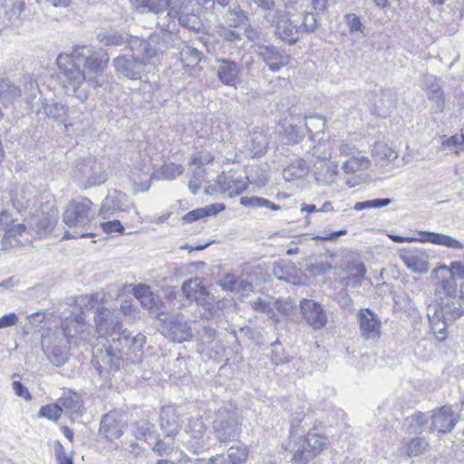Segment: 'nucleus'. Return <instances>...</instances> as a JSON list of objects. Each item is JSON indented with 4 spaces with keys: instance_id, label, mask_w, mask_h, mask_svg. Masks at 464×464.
Segmentation results:
<instances>
[{
    "instance_id": "0eeeda50",
    "label": "nucleus",
    "mask_w": 464,
    "mask_h": 464,
    "mask_svg": "<svg viewBox=\"0 0 464 464\" xmlns=\"http://www.w3.org/2000/svg\"><path fill=\"white\" fill-rule=\"evenodd\" d=\"M242 414L231 402H225L216 411L212 423L215 439L220 443H229L238 440L241 433Z\"/></svg>"
},
{
    "instance_id": "3c124183",
    "label": "nucleus",
    "mask_w": 464,
    "mask_h": 464,
    "mask_svg": "<svg viewBox=\"0 0 464 464\" xmlns=\"http://www.w3.org/2000/svg\"><path fill=\"white\" fill-rule=\"evenodd\" d=\"M429 442L425 438L416 437L410 440L406 447V453L409 457H417L425 452Z\"/></svg>"
},
{
    "instance_id": "6e6d98bb",
    "label": "nucleus",
    "mask_w": 464,
    "mask_h": 464,
    "mask_svg": "<svg viewBox=\"0 0 464 464\" xmlns=\"http://www.w3.org/2000/svg\"><path fill=\"white\" fill-rule=\"evenodd\" d=\"M183 172V167L181 165H176L174 163L166 164L161 168L160 175L165 179H174Z\"/></svg>"
},
{
    "instance_id": "473e14b6",
    "label": "nucleus",
    "mask_w": 464,
    "mask_h": 464,
    "mask_svg": "<svg viewBox=\"0 0 464 464\" xmlns=\"http://www.w3.org/2000/svg\"><path fill=\"white\" fill-rule=\"evenodd\" d=\"M225 208L223 204H211L205 208H196L185 214L182 220L187 223H191L198 219H202L206 217L214 216L217 213L222 211Z\"/></svg>"
},
{
    "instance_id": "f3484780",
    "label": "nucleus",
    "mask_w": 464,
    "mask_h": 464,
    "mask_svg": "<svg viewBox=\"0 0 464 464\" xmlns=\"http://www.w3.org/2000/svg\"><path fill=\"white\" fill-rule=\"evenodd\" d=\"M420 238L416 239L414 237H401L397 235H389L388 237L395 243H403V242H413L420 240L421 242H429L435 245L444 246L449 248L453 249H463L464 245L459 242V240L442 234V233H436V232H428V231H420L419 232Z\"/></svg>"
},
{
    "instance_id": "6ab92c4d",
    "label": "nucleus",
    "mask_w": 464,
    "mask_h": 464,
    "mask_svg": "<svg viewBox=\"0 0 464 464\" xmlns=\"http://www.w3.org/2000/svg\"><path fill=\"white\" fill-rule=\"evenodd\" d=\"M459 421V416L455 414L450 406H442L433 411L430 416V424L429 431L448 433L455 427Z\"/></svg>"
},
{
    "instance_id": "37998d69",
    "label": "nucleus",
    "mask_w": 464,
    "mask_h": 464,
    "mask_svg": "<svg viewBox=\"0 0 464 464\" xmlns=\"http://www.w3.org/2000/svg\"><path fill=\"white\" fill-rule=\"evenodd\" d=\"M178 20L182 27L189 31L199 33L204 29V24L196 11L183 14Z\"/></svg>"
},
{
    "instance_id": "6e6552de",
    "label": "nucleus",
    "mask_w": 464,
    "mask_h": 464,
    "mask_svg": "<svg viewBox=\"0 0 464 464\" xmlns=\"http://www.w3.org/2000/svg\"><path fill=\"white\" fill-rule=\"evenodd\" d=\"M0 229L5 231V237L1 240L4 250H9L18 246H25L32 243L31 230L24 224H14L5 211L0 213Z\"/></svg>"
},
{
    "instance_id": "0e129e2a",
    "label": "nucleus",
    "mask_w": 464,
    "mask_h": 464,
    "mask_svg": "<svg viewBox=\"0 0 464 464\" xmlns=\"http://www.w3.org/2000/svg\"><path fill=\"white\" fill-rule=\"evenodd\" d=\"M380 154L386 159L388 162H391L397 159V152L385 145H378L373 150V155Z\"/></svg>"
},
{
    "instance_id": "49530a36",
    "label": "nucleus",
    "mask_w": 464,
    "mask_h": 464,
    "mask_svg": "<svg viewBox=\"0 0 464 464\" xmlns=\"http://www.w3.org/2000/svg\"><path fill=\"white\" fill-rule=\"evenodd\" d=\"M187 431H198V435H194V440H197L195 445L197 448L203 449L208 447V443L204 440L206 426L201 419L190 421Z\"/></svg>"
},
{
    "instance_id": "4468645a",
    "label": "nucleus",
    "mask_w": 464,
    "mask_h": 464,
    "mask_svg": "<svg viewBox=\"0 0 464 464\" xmlns=\"http://www.w3.org/2000/svg\"><path fill=\"white\" fill-rule=\"evenodd\" d=\"M361 336L366 341L377 342L382 335V321L370 308H362L356 314Z\"/></svg>"
},
{
    "instance_id": "4c0bfd02",
    "label": "nucleus",
    "mask_w": 464,
    "mask_h": 464,
    "mask_svg": "<svg viewBox=\"0 0 464 464\" xmlns=\"http://www.w3.org/2000/svg\"><path fill=\"white\" fill-rule=\"evenodd\" d=\"M133 432L137 439H143L149 444H151L157 437L155 435V425L145 420L135 422Z\"/></svg>"
},
{
    "instance_id": "ea45409f",
    "label": "nucleus",
    "mask_w": 464,
    "mask_h": 464,
    "mask_svg": "<svg viewBox=\"0 0 464 464\" xmlns=\"http://www.w3.org/2000/svg\"><path fill=\"white\" fill-rule=\"evenodd\" d=\"M457 294V283L453 277L441 279L435 288V295L440 298H455Z\"/></svg>"
},
{
    "instance_id": "e2e57ef3",
    "label": "nucleus",
    "mask_w": 464,
    "mask_h": 464,
    "mask_svg": "<svg viewBox=\"0 0 464 464\" xmlns=\"http://www.w3.org/2000/svg\"><path fill=\"white\" fill-rule=\"evenodd\" d=\"M347 233V230L346 229H340V230H337V231H333V232H330V233H323V235H317V236H314L312 237L313 240H320L322 242H327V241H330V242H334L335 240H337V238L341 236H343Z\"/></svg>"
},
{
    "instance_id": "9b49d317",
    "label": "nucleus",
    "mask_w": 464,
    "mask_h": 464,
    "mask_svg": "<svg viewBox=\"0 0 464 464\" xmlns=\"http://www.w3.org/2000/svg\"><path fill=\"white\" fill-rule=\"evenodd\" d=\"M328 444V439L317 433H308L301 440L300 446L295 450L292 460L296 464H304L320 453Z\"/></svg>"
},
{
    "instance_id": "9d476101",
    "label": "nucleus",
    "mask_w": 464,
    "mask_h": 464,
    "mask_svg": "<svg viewBox=\"0 0 464 464\" xmlns=\"http://www.w3.org/2000/svg\"><path fill=\"white\" fill-rule=\"evenodd\" d=\"M143 6L150 11L160 14L168 11V14L178 19L183 14H188L199 9L196 0H177L172 5L171 0H140Z\"/></svg>"
},
{
    "instance_id": "393cba45",
    "label": "nucleus",
    "mask_w": 464,
    "mask_h": 464,
    "mask_svg": "<svg viewBox=\"0 0 464 464\" xmlns=\"http://www.w3.org/2000/svg\"><path fill=\"white\" fill-rule=\"evenodd\" d=\"M124 425L120 420V415L116 411H110L105 414L101 421L100 433L104 435L107 440H112L120 438L123 434Z\"/></svg>"
},
{
    "instance_id": "5fc2aeb1",
    "label": "nucleus",
    "mask_w": 464,
    "mask_h": 464,
    "mask_svg": "<svg viewBox=\"0 0 464 464\" xmlns=\"http://www.w3.org/2000/svg\"><path fill=\"white\" fill-rule=\"evenodd\" d=\"M62 408L59 405V401L56 403L48 404L41 407L39 416L52 420H57L62 414Z\"/></svg>"
},
{
    "instance_id": "338daca9",
    "label": "nucleus",
    "mask_w": 464,
    "mask_h": 464,
    "mask_svg": "<svg viewBox=\"0 0 464 464\" xmlns=\"http://www.w3.org/2000/svg\"><path fill=\"white\" fill-rule=\"evenodd\" d=\"M220 286L224 290L236 291L237 288V280L231 274H227L219 282Z\"/></svg>"
},
{
    "instance_id": "a878e982",
    "label": "nucleus",
    "mask_w": 464,
    "mask_h": 464,
    "mask_svg": "<svg viewBox=\"0 0 464 464\" xmlns=\"http://www.w3.org/2000/svg\"><path fill=\"white\" fill-rule=\"evenodd\" d=\"M218 184L221 191L227 197L238 195L246 189V182L232 173H222L218 177Z\"/></svg>"
},
{
    "instance_id": "58836bf2",
    "label": "nucleus",
    "mask_w": 464,
    "mask_h": 464,
    "mask_svg": "<svg viewBox=\"0 0 464 464\" xmlns=\"http://www.w3.org/2000/svg\"><path fill=\"white\" fill-rule=\"evenodd\" d=\"M240 204L246 208H267L273 211H276L281 209L279 205L275 204L274 202L261 197H242L240 198Z\"/></svg>"
},
{
    "instance_id": "864d4df0",
    "label": "nucleus",
    "mask_w": 464,
    "mask_h": 464,
    "mask_svg": "<svg viewBox=\"0 0 464 464\" xmlns=\"http://www.w3.org/2000/svg\"><path fill=\"white\" fill-rule=\"evenodd\" d=\"M393 199L392 198H374L365 201L356 202L353 209L360 211L363 209L381 208L389 206Z\"/></svg>"
},
{
    "instance_id": "5701e85b",
    "label": "nucleus",
    "mask_w": 464,
    "mask_h": 464,
    "mask_svg": "<svg viewBox=\"0 0 464 464\" xmlns=\"http://www.w3.org/2000/svg\"><path fill=\"white\" fill-rule=\"evenodd\" d=\"M82 188L86 189L93 186H100L108 179V173L103 166L92 160H88L82 169Z\"/></svg>"
},
{
    "instance_id": "7ed1b4c3",
    "label": "nucleus",
    "mask_w": 464,
    "mask_h": 464,
    "mask_svg": "<svg viewBox=\"0 0 464 464\" xmlns=\"http://www.w3.org/2000/svg\"><path fill=\"white\" fill-rule=\"evenodd\" d=\"M265 19L275 27V35L289 45L298 42L304 34L314 33L318 24L314 13L297 11L286 3L284 9L267 13Z\"/></svg>"
},
{
    "instance_id": "1a4fd4ad",
    "label": "nucleus",
    "mask_w": 464,
    "mask_h": 464,
    "mask_svg": "<svg viewBox=\"0 0 464 464\" xmlns=\"http://www.w3.org/2000/svg\"><path fill=\"white\" fill-rule=\"evenodd\" d=\"M160 333L175 343L188 342L193 336L190 321L181 313L164 318L161 322Z\"/></svg>"
},
{
    "instance_id": "69168bd1",
    "label": "nucleus",
    "mask_w": 464,
    "mask_h": 464,
    "mask_svg": "<svg viewBox=\"0 0 464 464\" xmlns=\"http://www.w3.org/2000/svg\"><path fill=\"white\" fill-rule=\"evenodd\" d=\"M245 36L251 42L259 43L263 38L262 29L247 25L245 28Z\"/></svg>"
},
{
    "instance_id": "052dcab7",
    "label": "nucleus",
    "mask_w": 464,
    "mask_h": 464,
    "mask_svg": "<svg viewBox=\"0 0 464 464\" xmlns=\"http://www.w3.org/2000/svg\"><path fill=\"white\" fill-rule=\"evenodd\" d=\"M213 160L211 153L206 150H199L193 154L190 158V163L193 165L202 166Z\"/></svg>"
},
{
    "instance_id": "4d7b16f0",
    "label": "nucleus",
    "mask_w": 464,
    "mask_h": 464,
    "mask_svg": "<svg viewBox=\"0 0 464 464\" xmlns=\"http://www.w3.org/2000/svg\"><path fill=\"white\" fill-rule=\"evenodd\" d=\"M275 308L285 316H290L294 314L295 304L291 298L278 299L275 303Z\"/></svg>"
},
{
    "instance_id": "2f4dec72",
    "label": "nucleus",
    "mask_w": 464,
    "mask_h": 464,
    "mask_svg": "<svg viewBox=\"0 0 464 464\" xmlns=\"http://www.w3.org/2000/svg\"><path fill=\"white\" fill-rule=\"evenodd\" d=\"M22 96V90L7 79L0 80V102L4 106L12 104Z\"/></svg>"
},
{
    "instance_id": "c03bdc74",
    "label": "nucleus",
    "mask_w": 464,
    "mask_h": 464,
    "mask_svg": "<svg viewBox=\"0 0 464 464\" xmlns=\"http://www.w3.org/2000/svg\"><path fill=\"white\" fill-rule=\"evenodd\" d=\"M305 121L304 126L307 132L310 134V139L314 140V138L324 132L325 121L324 118L320 116H304L302 118Z\"/></svg>"
},
{
    "instance_id": "dca6fc26",
    "label": "nucleus",
    "mask_w": 464,
    "mask_h": 464,
    "mask_svg": "<svg viewBox=\"0 0 464 464\" xmlns=\"http://www.w3.org/2000/svg\"><path fill=\"white\" fill-rule=\"evenodd\" d=\"M132 208H134V205L129 200L126 194L113 189L103 199L99 215L102 218L107 219L115 213L127 212Z\"/></svg>"
},
{
    "instance_id": "bb28decb",
    "label": "nucleus",
    "mask_w": 464,
    "mask_h": 464,
    "mask_svg": "<svg viewBox=\"0 0 464 464\" xmlns=\"http://www.w3.org/2000/svg\"><path fill=\"white\" fill-rule=\"evenodd\" d=\"M62 411L66 415L72 417L73 415L82 416L84 411L83 402L81 396L72 392L66 391L58 399Z\"/></svg>"
},
{
    "instance_id": "7c9ffc66",
    "label": "nucleus",
    "mask_w": 464,
    "mask_h": 464,
    "mask_svg": "<svg viewBox=\"0 0 464 464\" xmlns=\"http://www.w3.org/2000/svg\"><path fill=\"white\" fill-rule=\"evenodd\" d=\"M428 317L430 329L437 336L438 340L443 341L446 338V332L449 320L442 319L441 314L437 309V305L429 307Z\"/></svg>"
},
{
    "instance_id": "680f3d73",
    "label": "nucleus",
    "mask_w": 464,
    "mask_h": 464,
    "mask_svg": "<svg viewBox=\"0 0 464 464\" xmlns=\"http://www.w3.org/2000/svg\"><path fill=\"white\" fill-rule=\"evenodd\" d=\"M101 227L103 232L107 234H111L113 232H119L121 234L123 233L124 227L121 225V221L118 219L109 220L101 223Z\"/></svg>"
},
{
    "instance_id": "c85d7f7f",
    "label": "nucleus",
    "mask_w": 464,
    "mask_h": 464,
    "mask_svg": "<svg viewBox=\"0 0 464 464\" xmlns=\"http://www.w3.org/2000/svg\"><path fill=\"white\" fill-rule=\"evenodd\" d=\"M160 427L167 437H174L180 429V423L176 410L172 407H164L160 413Z\"/></svg>"
},
{
    "instance_id": "a211bd4d",
    "label": "nucleus",
    "mask_w": 464,
    "mask_h": 464,
    "mask_svg": "<svg viewBox=\"0 0 464 464\" xmlns=\"http://www.w3.org/2000/svg\"><path fill=\"white\" fill-rule=\"evenodd\" d=\"M9 200L12 207L22 213L34 202L37 191L32 184H16L9 190Z\"/></svg>"
},
{
    "instance_id": "f03ea898",
    "label": "nucleus",
    "mask_w": 464,
    "mask_h": 464,
    "mask_svg": "<svg viewBox=\"0 0 464 464\" xmlns=\"http://www.w3.org/2000/svg\"><path fill=\"white\" fill-rule=\"evenodd\" d=\"M106 339L107 346L99 350L92 361L100 375L117 372L124 362L138 363L141 361V350L146 343L142 334L131 337L127 329L121 328Z\"/></svg>"
},
{
    "instance_id": "de8ad7c7",
    "label": "nucleus",
    "mask_w": 464,
    "mask_h": 464,
    "mask_svg": "<svg viewBox=\"0 0 464 464\" xmlns=\"http://www.w3.org/2000/svg\"><path fill=\"white\" fill-rule=\"evenodd\" d=\"M343 22L347 25L350 33L354 35H364L366 27L362 23L361 18L353 13L346 14Z\"/></svg>"
},
{
    "instance_id": "39448f33",
    "label": "nucleus",
    "mask_w": 464,
    "mask_h": 464,
    "mask_svg": "<svg viewBox=\"0 0 464 464\" xmlns=\"http://www.w3.org/2000/svg\"><path fill=\"white\" fill-rule=\"evenodd\" d=\"M130 49L132 54L130 56L121 55L115 58L113 60V66L125 78L130 80L141 79L148 65L145 60L154 57L157 53L156 49L149 41L140 38L130 39Z\"/></svg>"
},
{
    "instance_id": "4be33fe9",
    "label": "nucleus",
    "mask_w": 464,
    "mask_h": 464,
    "mask_svg": "<svg viewBox=\"0 0 464 464\" xmlns=\"http://www.w3.org/2000/svg\"><path fill=\"white\" fill-rule=\"evenodd\" d=\"M400 257L404 265L412 272L426 274L429 271V254L421 249H403Z\"/></svg>"
},
{
    "instance_id": "c9c22d12",
    "label": "nucleus",
    "mask_w": 464,
    "mask_h": 464,
    "mask_svg": "<svg viewBox=\"0 0 464 464\" xmlns=\"http://www.w3.org/2000/svg\"><path fill=\"white\" fill-rule=\"evenodd\" d=\"M24 0H6L5 4V15L8 21L13 25H19L21 24V14L24 9Z\"/></svg>"
},
{
    "instance_id": "aec40b11",
    "label": "nucleus",
    "mask_w": 464,
    "mask_h": 464,
    "mask_svg": "<svg viewBox=\"0 0 464 464\" xmlns=\"http://www.w3.org/2000/svg\"><path fill=\"white\" fill-rule=\"evenodd\" d=\"M257 56L272 72H278L289 63L290 57L285 51L275 45L260 44L257 46Z\"/></svg>"
},
{
    "instance_id": "ddd939ff",
    "label": "nucleus",
    "mask_w": 464,
    "mask_h": 464,
    "mask_svg": "<svg viewBox=\"0 0 464 464\" xmlns=\"http://www.w3.org/2000/svg\"><path fill=\"white\" fill-rule=\"evenodd\" d=\"M181 291L188 300L196 302L205 310H210L213 306V295L208 293L207 287L203 285V279L199 277L184 281Z\"/></svg>"
},
{
    "instance_id": "a18cd8bd",
    "label": "nucleus",
    "mask_w": 464,
    "mask_h": 464,
    "mask_svg": "<svg viewBox=\"0 0 464 464\" xmlns=\"http://www.w3.org/2000/svg\"><path fill=\"white\" fill-rule=\"evenodd\" d=\"M371 161L367 157H352L343 164V169L346 173H354L356 171L369 169Z\"/></svg>"
},
{
    "instance_id": "c756f323",
    "label": "nucleus",
    "mask_w": 464,
    "mask_h": 464,
    "mask_svg": "<svg viewBox=\"0 0 464 464\" xmlns=\"http://www.w3.org/2000/svg\"><path fill=\"white\" fill-rule=\"evenodd\" d=\"M23 94L24 95L25 102L31 108V111H33L34 103H37V102H41L43 100L38 82L31 75L24 77L22 95Z\"/></svg>"
},
{
    "instance_id": "8fccbe9b",
    "label": "nucleus",
    "mask_w": 464,
    "mask_h": 464,
    "mask_svg": "<svg viewBox=\"0 0 464 464\" xmlns=\"http://www.w3.org/2000/svg\"><path fill=\"white\" fill-rule=\"evenodd\" d=\"M354 274H351L343 278L345 285L357 287L362 285L364 275L366 274L365 266L362 263H356L353 265Z\"/></svg>"
},
{
    "instance_id": "72a5a7b5",
    "label": "nucleus",
    "mask_w": 464,
    "mask_h": 464,
    "mask_svg": "<svg viewBox=\"0 0 464 464\" xmlns=\"http://www.w3.org/2000/svg\"><path fill=\"white\" fill-rule=\"evenodd\" d=\"M282 130L280 131L281 141L286 145L296 144L301 141L304 133L301 126H297L294 123L288 125H283Z\"/></svg>"
},
{
    "instance_id": "423d86ee",
    "label": "nucleus",
    "mask_w": 464,
    "mask_h": 464,
    "mask_svg": "<svg viewBox=\"0 0 464 464\" xmlns=\"http://www.w3.org/2000/svg\"><path fill=\"white\" fill-rule=\"evenodd\" d=\"M42 350L53 365H63L71 356L70 331L67 326L47 328L41 335Z\"/></svg>"
},
{
    "instance_id": "b1692460",
    "label": "nucleus",
    "mask_w": 464,
    "mask_h": 464,
    "mask_svg": "<svg viewBox=\"0 0 464 464\" xmlns=\"http://www.w3.org/2000/svg\"><path fill=\"white\" fill-rule=\"evenodd\" d=\"M32 111L36 114L43 112L48 118L61 122L65 121L67 114V109L63 103L54 100L47 101L44 98L41 102L34 103Z\"/></svg>"
},
{
    "instance_id": "412c9836",
    "label": "nucleus",
    "mask_w": 464,
    "mask_h": 464,
    "mask_svg": "<svg viewBox=\"0 0 464 464\" xmlns=\"http://www.w3.org/2000/svg\"><path fill=\"white\" fill-rule=\"evenodd\" d=\"M215 67L218 80L225 85L236 86L239 82L241 66L235 61L226 58H218L215 60Z\"/></svg>"
},
{
    "instance_id": "cd10ccee",
    "label": "nucleus",
    "mask_w": 464,
    "mask_h": 464,
    "mask_svg": "<svg viewBox=\"0 0 464 464\" xmlns=\"http://www.w3.org/2000/svg\"><path fill=\"white\" fill-rule=\"evenodd\" d=\"M247 450L245 447H230L227 452L209 459V464H242L246 460Z\"/></svg>"
},
{
    "instance_id": "603ef678",
    "label": "nucleus",
    "mask_w": 464,
    "mask_h": 464,
    "mask_svg": "<svg viewBox=\"0 0 464 464\" xmlns=\"http://www.w3.org/2000/svg\"><path fill=\"white\" fill-rule=\"evenodd\" d=\"M98 37H99L100 42L102 44L107 45V46H109V45L119 46V45L123 44L124 43H128V44L130 45V39L135 38L134 36L129 37L127 34L123 35V34H117V33L107 34H103V35L99 34Z\"/></svg>"
},
{
    "instance_id": "13d9d810",
    "label": "nucleus",
    "mask_w": 464,
    "mask_h": 464,
    "mask_svg": "<svg viewBox=\"0 0 464 464\" xmlns=\"http://www.w3.org/2000/svg\"><path fill=\"white\" fill-rule=\"evenodd\" d=\"M151 444H154L152 447L153 452L161 457L169 456L173 450L172 443L165 442L161 440H159L157 437Z\"/></svg>"
},
{
    "instance_id": "f704fd0d",
    "label": "nucleus",
    "mask_w": 464,
    "mask_h": 464,
    "mask_svg": "<svg viewBox=\"0 0 464 464\" xmlns=\"http://www.w3.org/2000/svg\"><path fill=\"white\" fill-rule=\"evenodd\" d=\"M223 24L221 25L228 27H238L244 24L247 20L246 13L238 5L229 7L223 15Z\"/></svg>"
},
{
    "instance_id": "a19ab883",
    "label": "nucleus",
    "mask_w": 464,
    "mask_h": 464,
    "mask_svg": "<svg viewBox=\"0 0 464 464\" xmlns=\"http://www.w3.org/2000/svg\"><path fill=\"white\" fill-rule=\"evenodd\" d=\"M439 312L441 314L442 319L453 322L463 314L464 309L459 300H453L441 306Z\"/></svg>"
},
{
    "instance_id": "774afa93",
    "label": "nucleus",
    "mask_w": 464,
    "mask_h": 464,
    "mask_svg": "<svg viewBox=\"0 0 464 464\" xmlns=\"http://www.w3.org/2000/svg\"><path fill=\"white\" fill-rule=\"evenodd\" d=\"M450 277L464 279V264L461 262H452L450 268Z\"/></svg>"
},
{
    "instance_id": "2eb2a0df",
    "label": "nucleus",
    "mask_w": 464,
    "mask_h": 464,
    "mask_svg": "<svg viewBox=\"0 0 464 464\" xmlns=\"http://www.w3.org/2000/svg\"><path fill=\"white\" fill-rule=\"evenodd\" d=\"M299 307L303 318L314 330H321L326 325L327 314L320 303L303 298L299 303Z\"/></svg>"
},
{
    "instance_id": "09e8293b",
    "label": "nucleus",
    "mask_w": 464,
    "mask_h": 464,
    "mask_svg": "<svg viewBox=\"0 0 464 464\" xmlns=\"http://www.w3.org/2000/svg\"><path fill=\"white\" fill-rule=\"evenodd\" d=\"M428 98L434 103V113H440L445 109V99L442 90L439 86H432L428 91Z\"/></svg>"
},
{
    "instance_id": "79ce46f5",
    "label": "nucleus",
    "mask_w": 464,
    "mask_h": 464,
    "mask_svg": "<svg viewBox=\"0 0 464 464\" xmlns=\"http://www.w3.org/2000/svg\"><path fill=\"white\" fill-rule=\"evenodd\" d=\"M130 178L132 181L133 190L136 193L146 192L151 186V175L149 171H142L141 173L132 171Z\"/></svg>"
},
{
    "instance_id": "20e7f679",
    "label": "nucleus",
    "mask_w": 464,
    "mask_h": 464,
    "mask_svg": "<svg viewBox=\"0 0 464 464\" xmlns=\"http://www.w3.org/2000/svg\"><path fill=\"white\" fill-rule=\"evenodd\" d=\"M92 207V202L86 198H76L69 202L63 214V221L69 228L65 230L63 239L95 236L88 231L95 218V213Z\"/></svg>"
},
{
    "instance_id": "f257e3e1",
    "label": "nucleus",
    "mask_w": 464,
    "mask_h": 464,
    "mask_svg": "<svg viewBox=\"0 0 464 464\" xmlns=\"http://www.w3.org/2000/svg\"><path fill=\"white\" fill-rule=\"evenodd\" d=\"M109 55L102 49L92 45H77L73 48L70 58L59 55V78L63 88L76 92L84 83H94L95 77L106 68Z\"/></svg>"
},
{
    "instance_id": "f8f14e48",
    "label": "nucleus",
    "mask_w": 464,
    "mask_h": 464,
    "mask_svg": "<svg viewBox=\"0 0 464 464\" xmlns=\"http://www.w3.org/2000/svg\"><path fill=\"white\" fill-rule=\"evenodd\" d=\"M94 323L99 334L105 338L122 328V319L119 313L104 306L96 309Z\"/></svg>"
},
{
    "instance_id": "e433bc0d",
    "label": "nucleus",
    "mask_w": 464,
    "mask_h": 464,
    "mask_svg": "<svg viewBox=\"0 0 464 464\" xmlns=\"http://www.w3.org/2000/svg\"><path fill=\"white\" fill-rule=\"evenodd\" d=\"M430 417H428L424 412L416 411L407 418L408 431L409 433H421L427 428L429 429V420Z\"/></svg>"
},
{
    "instance_id": "bf43d9fd",
    "label": "nucleus",
    "mask_w": 464,
    "mask_h": 464,
    "mask_svg": "<svg viewBox=\"0 0 464 464\" xmlns=\"http://www.w3.org/2000/svg\"><path fill=\"white\" fill-rule=\"evenodd\" d=\"M272 362L276 365L284 364L289 362V359L283 355L284 349L278 342H275L272 344Z\"/></svg>"
}]
</instances>
